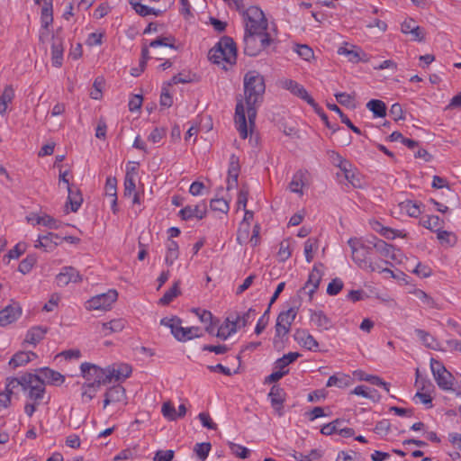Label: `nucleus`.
<instances>
[{
    "label": "nucleus",
    "mask_w": 461,
    "mask_h": 461,
    "mask_svg": "<svg viewBox=\"0 0 461 461\" xmlns=\"http://www.w3.org/2000/svg\"><path fill=\"white\" fill-rule=\"evenodd\" d=\"M243 84L247 113L251 128L255 125L258 106L263 102L266 84L264 77L256 70L245 74Z\"/></svg>",
    "instance_id": "obj_1"
},
{
    "label": "nucleus",
    "mask_w": 461,
    "mask_h": 461,
    "mask_svg": "<svg viewBox=\"0 0 461 461\" xmlns=\"http://www.w3.org/2000/svg\"><path fill=\"white\" fill-rule=\"evenodd\" d=\"M348 244L351 249V256L353 261L362 269L371 272H384L393 275V271L388 267H384L376 260H373L372 245L365 244L360 239L350 238Z\"/></svg>",
    "instance_id": "obj_2"
},
{
    "label": "nucleus",
    "mask_w": 461,
    "mask_h": 461,
    "mask_svg": "<svg viewBox=\"0 0 461 461\" xmlns=\"http://www.w3.org/2000/svg\"><path fill=\"white\" fill-rule=\"evenodd\" d=\"M243 17L245 32H253L254 34L267 33V20L263 11L255 5L239 11Z\"/></svg>",
    "instance_id": "obj_3"
},
{
    "label": "nucleus",
    "mask_w": 461,
    "mask_h": 461,
    "mask_svg": "<svg viewBox=\"0 0 461 461\" xmlns=\"http://www.w3.org/2000/svg\"><path fill=\"white\" fill-rule=\"evenodd\" d=\"M181 324L182 320L177 316H174L172 318L166 317L160 320V325L169 328L172 335L178 341L185 342L203 336L199 327L193 326L184 328Z\"/></svg>",
    "instance_id": "obj_4"
},
{
    "label": "nucleus",
    "mask_w": 461,
    "mask_h": 461,
    "mask_svg": "<svg viewBox=\"0 0 461 461\" xmlns=\"http://www.w3.org/2000/svg\"><path fill=\"white\" fill-rule=\"evenodd\" d=\"M244 53L249 57L258 55L267 48L273 41L269 33L254 34L244 32Z\"/></svg>",
    "instance_id": "obj_5"
},
{
    "label": "nucleus",
    "mask_w": 461,
    "mask_h": 461,
    "mask_svg": "<svg viewBox=\"0 0 461 461\" xmlns=\"http://www.w3.org/2000/svg\"><path fill=\"white\" fill-rule=\"evenodd\" d=\"M369 244L372 245L373 252L377 253L381 259L377 260L378 263L383 265L392 266L391 261H399V252L394 246L386 243L384 240L374 237L372 240H369Z\"/></svg>",
    "instance_id": "obj_6"
},
{
    "label": "nucleus",
    "mask_w": 461,
    "mask_h": 461,
    "mask_svg": "<svg viewBox=\"0 0 461 461\" xmlns=\"http://www.w3.org/2000/svg\"><path fill=\"white\" fill-rule=\"evenodd\" d=\"M23 391L27 392V397L35 403H41L45 393L44 382L35 374L27 373L23 375Z\"/></svg>",
    "instance_id": "obj_7"
},
{
    "label": "nucleus",
    "mask_w": 461,
    "mask_h": 461,
    "mask_svg": "<svg viewBox=\"0 0 461 461\" xmlns=\"http://www.w3.org/2000/svg\"><path fill=\"white\" fill-rule=\"evenodd\" d=\"M430 369L433 377L439 389L443 391H452L455 383L454 375L447 370L444 364L435 358L430 359Z\"/></svg>",
    "instance_id": "obj_8"
},
{
    "label": "nucleus",
    "mask_w": 461,
    "mask_h": 461,
    "mask_svg": "<svg viewBox=\"0 0 461 461\" xmlns=\"http://www.w3.org/2000/svg\"><path fill=\"white\" fill-rule=\"evenodd\" d=\"M118 293L114 289H110L106 293H103L93 296L86 302V308L87 310H108L112 304L117 300Z\"/></svg>",
    "instance_id": "obj_9"
},
{
    "label": "nucleus",
    "mask_w": 461,
    "mask_h": 461,
    "mask_svg": "<svg viewBox=\"0 0 461 461\" xmlns=\"http://www.w3.org/2000/svg\"><path fill=\"white\" fill-rule=\"evenodd\" d=\"M297 312V307H290L288 310L283 311L278 314L275 327L276 337L282 338L289 333Z\"/></svg>",
    "instance_id": "obj_10"
},
{
    "label": "nucleus",
    "mask_w": 461,
    "mask_h": 461,
    "mask_svg": "<svg viewBox=\"0 0 461 461\" xmlns=\"http://www.w3.org/2000/svg\"><path fill=\"white\" fill-rule=\"evenodd\" d=\"M207 214V204L205 202H202L201 203L196 204L195 206L187 205L182 208L178 216L183 221H189L191 219L202 220Z\"/></svg>",
    "instance_id": "obj_11"
},
{
    "label": "nucleus",
    "mask_w": 461,
    "mask_h": 461,
    "mask_svg": "<svg viewBox=\"0 0 461 461\" xmlns=\"http://www.w3.org/2000/svg\"><path fill=\"white\" fill-rule=\"evenodd\" d=\"M282 86L290 91L295 96L304 100L308 104H315V100L308 94L307 90L301 84L292 79H285L282 82Z\"/></svg>",
    "instance_id": "obj_12"
},
{
    "label": "nucleus",
    "mask_w": 461,
    "mask_h": 461,
    "mask_svg": "<svg viewBox=\"0 0 461 461\" xmlns=\"http://www.w3.org/2000/svg\"><path fill=\"white\" fill-rule=\"evenodd\" d=\"M268 398L271 402L272 408L276 411L279 417L284 415V402L285 401V392L279 385H273L268 393Z\"/></svg>",
    "instance_id": "obj_13"
},
{
    "label": "nucleus",
    "mask_w": 461,
    "mask_h": 461,
    "mask_svg": "<svg viewBox=\"0 0 461 461\" xmlns=\"http://www.w3.org/2000/svg\"><path fill=\"white\" fill-rule=\"evenodd\" d=\"M216 45L226 54L227 64L230 67L235 65L237 61V47L233 39L229 36H223Z\"/></svg>",
    "instance_id": "obj_14"
},
{
    "label": "nucleus",
    "mask_w": 461,
    "mask_h": 461,
    "mask_svg": "<svg viewBox=\"0 0 461 461\" xmlns=\"http://www.w3.org/2000/svg\"><path fill=\"white\" fill-rule=\"evenodd\" d=\"M22 315V308L14 303L0 311V326L4 327L15 321Z\"/></svg>",
    "instance_id": "obj_15"
},
{
    "label": "nucleus",
    "mask_w": 461,
    "mask_h": 461,
    "mask_svg": "<svg viewBox=\"0 0 461 461\" xmlns=\"http://www.w3.org/2000/svg\"><path fill=\"white\" fill-rule=\"evenodd\" d=\"M240 321V315L237 314L235 318L227 317L224 322L219 327L216 337L225 340L230 335L237 332L239 323Z\"/></svg>",
    "instance_id": "obj_16"
},
{
    "label": "nucleus",
    "mask_w": 461,
    "mask_h": 461,
    "mask_svg": "<svg viewBox=\"0 0 461 461\" xmlns=\"http://www.w3.org/2000/svg\"><path fill=\"white\" fill-rule=\"evenodd\" d=\"M81 281L79 272L73 267H65L61 272L57 275L56 282L59 286H66L69 283H77Z\"/></svg>",
    "instance_id": "obj_17"
},
{
    "label": "nucleus",
    "mask_w": 461,
    "mask_h": 461,
    "mask_svg": "<svg viewBox=\"0 0 461 461\" xmlns=\"http://www.w3.org/2000/svg\"><path fill=\"white\" fill-rule=\"evenodd\" d=\"M176 39L174 37H158L152 41L149 45L143 44L141 48V59L149 60L151 59L149 56V47L157 48L159 46L169 47L170 49H176L175 46Z\"/></svg>",
    "instance_id": "obj_18"
},
{
    "label": "nucleus",
    "mask_w": 461,
    "mask_h": 461,
    "mask_svg": "<svg viewBox=\"0 0 461 461\" xmlns=\"http://www.w3.org/2000/svg\"><path fill=\"white\" fill-rule=\"evenodd\" d=\"M235 123L240 132L241 139L245 140L248 137V125L246 119L245 107L241 100H240L235 108Z\"/></svg>",
    "instance_id": "obj_19"
},
{
    "label": "nucleus",
    "mask_w": 461,
    "mask_h": 461,
    "mask_svg": "<svg viewBox=\"0 0 461 461\" xmlns=\"http://www.w3.org/2000/svg\"><path fill=\"white\" fill-rule=\"evenodd\" d=\"M294 337L298 343L308 350L319 351V343L306 330H297Z\"/></svg>",
    "instance_id": "obj_20"
},
{
    "label": "nucleus",
    "mask_w": 461,
    "mask_h": 461,
    "mask_svg": "<svg viewBox=\"0 0 461 461\" xmlns=\"http://www.w3.org/2000/svg\"><path fill=\"white\" fill-rule=\"evenodd\" d=\"M126 398L125 389L123 386L117 384L110 387L104 393V407L111 403L120 402Z\"/></svg>",
    "instance_id": "obj_21"
},
{
    "label": "nucleus",
    "mask_w": 461,
    "mask_h": 461,
    "mask_svg": "<svg viewBox=\"0 0 461 461\" xmlns=\"http://www.w3.org/2000/svg\"><path fill=\"white\" fill-rule=\"evenodd\" d=\"M40 378L51 385H60L65 381V376L59 372L49 367H42L38 370Z\"/></svg>",
    "instance_id": "obj_22"
},
{
    "label": "nucleus",
    "mask_w": 461,
    "mask_h": 461,
    "mask_svg": "<svg viewBox=\"0 0 461 461\" xmlns=\"http://www.w3.org/2000/svg\"><path fill=\"white\" fill-rule=\"evenodd\" d=\"M62 238L56 233L49 232L46 235L39 236L35 248H42L46 251L53 249L56 246L60 244Z\"/></svg>",
    "instance_id": "obj_23"
},
{
    "label": "nucleus",
    "mask_w": 461,
    "mask_h": 461,
    "mask_svg": "<svg viewBox=\"0 0 461 461\" xmlns=\"http://www.w3.org/2000/svg\"><path fill=\"white\" fill-rule=\"evenodd\" d=\"M63 52L64 48L62 40L59 37L53 36L51 43V62L54 67L59 68L62 66Z\"/></svg>",
    "instance_id": "obj_24"
},
{
    "label": "nucleus",
    "mask_w": 461,
    "mask_h": 461,
    "mask_svg": "<svg viewBox=\"0 0 461 461\" xmlns=\"http://www.w3.org/2000/svg\"><path fill=\"white\" fill-rule=\"evenodd\" d=\"M68 200L67 204H70V209L73 212H77L83 203V196L78 187L74 185L68 186Z\"/></svg>",
    "instance_id": "obj_25"
},
{
    "label": "nucleus",
    "mask_w": 461,
    "mask_h": 461,
    "mask_svg": "<svg viewBox=\"0 0 461 461\" xmlns=\"http://www.w3.org/2000/svg\"><path fill=\"white\" fill-rule=\"evenodd\" d=\"M310 320L321 330L331 328L330 319L322 311H311Z\"/></svg>",
    "instance_id": "obj_26"
},
{
    "label": "nucleus",
    "mask_w": 461,
    "mask_h": 461,
    "mask_svg": "<svg viewBox=\"0 0 461 461\" xmlns=\"http://www.w3.org/2000/svg\"><path fill=\"white\" fill-rule=\"evenodd\" d=\"M48 328L43 326H34L32 327L26 333V337L24 341L36 346L40 341H41L46 333L48 332Z\"/></svg>",
    "instance_id": "obj_27"
},
{
    "label": "nucleus",
    "mask_w": 461,
    "mask_h": 461,
    "mask_svg": "<svg viewBox=\"0 0 461 461\" xmlns=\"http://www.w3.org/2000/svg\"><path fill=\"white\" fill-rule=\"evenodd\" d=\"M321 272L318 269L316 266L313 267L312 270L309 274L308 280L303 287V289H308L307 294L310 297L316 292L319 287L320 282L321 280Z\"/></svg>",
    "instance_id": "obj_28"
},
{
    "label": "nucleus",
    "mask_w": 461,
    "mask_h": 461,
    "mask_svg": "<svg viewBox=\"0 0 461 461\" xmlns=\"http://www.w3.org/2000/svg\"><path fill=\"white\" fill-rule=\"evenodd\" d=\"M329 158L331 163L340 168L341 171L344 172L345 177L347 180H349V167L351 164L347 159L343 158L338 152L336 151H329Z\"/></svg>",
    "instance_id": "obj_29"
},
{
    "label": "nucleus",
    "mask_w": 461,
    "mask_h": 461,
    "mask_svg": "<svg viewBox=\"0 0 461 461\" xmlns=\"http://www.w3.org/2000/svg\"><path fill=\"white\" fill-rule=\"evenodd\" d=\"M37 357L36 353L32 351H20L17 352L13 356L11 360L9 361V365L12 366L14 368L26 365L31 360Z\"/></svg>",
    "instance_id": "obj_30"
},
{
    "label": "nucleus",
    "mask_w": 461,
    "mask_h": 461,
    "mask_svg": "<svg viewBox=\"0 0 461 461\" xmlns=\"http://www.w3.org/2000/svg\"><path fill=\"white\" fill-rule=\"evenodd\" d=\"M352 384V379L348 375L339 373L329 377L326 384L327 387L336 386L339 388H346Z\"/></svg>",
    "instance_id": "obj_31"
},
{
    "label": "nucleus",
    "mask_w": 461,
    "mask_h": 461,
    "mask_svg": "<svg viewBox=\"0 0 461 461\" xmlns=\"http://www.w3.org/2000/svg\"><path fill=\"white\" fill-rule=\"evenodd\" d=\"M105 194L112 197V210L117 212V180L115 177H107L105 182Z\"/></svg>",
    "instance_id": "obj_32"
},
{
    "label": "nucleus",
    "mask_w": 461,
    "mask_h": 461,
    "mask_svg": "<svg viewBox=\"0 0 461 461\" xmlns=\"http://www.w3.org/2000/svg\"><path fill=\"white\" fill-rule=\"evenodd\" d=\"M221 49H219L217 45H215L212 50H210L208 58L209 59L217 65H222V69L225 71L229 70V68L226 66L227 64V57Z\"/></svg>",
    "instance_id": "obj_33"
},
{
    "label": "nucleus",
    "mask_w": 461,
    "mask_h": 461,
    "mask_svg": "<svg viewBox=\"0 0 461 461\" xmlns=\"http://www.w3.org/2000/svg\"><path fill=\"white\" fill-rule=\"evenodd\" d=\"M14 98V89L11 85L5 87L2 95H0V114L6 113L8 104L12 103Z\"/></svg>",
    "instance_id": "obj_34"
},
{
    "label": "nucleus",
    "mask_w": 461,
    "mask_h": 461,
    "mask_svg": "<svg viewBox=\"0 0 461 461\" xmlns=\"http://www.w3.org/2000/svg\"><path fill=\"white\" fill-rule=\"evenodd\" d=\"M112 380L113 373H111V366H108L107 368L99 367L95 379L91 383L100 388L101 385L109 384Z\"/></svg>",
    "instance_id": "obj_35"
},
{
    "label": "nucleus",
    "mask_w": 461,
    "mask_h": 461,
    "mask_svg": "<svg viewBox=\"0 0 461 461\" xmlns=\"http://www.w3.org/2000/svg\"><path fill=\"white\" fill-rule=\"evenodd\" d=\"M131 372V366L127 364H121L117 367H111V373H113V379H114L115 381L125 380L126 378L130 377Z\"/></svg>",
    "instance_id": "obj_36"
},
{
    "label": "nucleus",
    "mask_w": 461,
    "mask_h": 461,
    "mask_svg": "<svg viewBox=\"0 0 461 461\" xmlns=\"http://www.w3.org/2000/svg\"><path fill=\"white\" fill-rule=\"evenodd\" d=\"M179 256V247L178 244L172 240H168L167 244V254L165 258L166 264L167 266H172L176 259L178 258Z\"/></svg>",
    "instance_id": "obj_37"
},
{
    "label": "nucleus",
    "mask_w": 461,
    "mask_h": 461,
    "mask_svg": "<svg viewBox=\"0 0 461 461\" xmlns=\"http://www.w3.org/2000/svg\"><path fill=\"white\" fill-rule=\"evenodd\" d=\"M437 238L442 245L447 247H454L457 242V237L454 232L442 230L438 229L436 230Z\"/></svg>",
    "instance_id": "obj_38"
},
{
    "label": "nucleus",
    "mask_w": 461,
    "mask_h": 461,
    "mask_svg": "<svg viewBox=\"0 0 461 461\" xmlns=\"http://www.w3.org/2000/svg\"><path fill=\"white\" fill-rule=\"evenodd\" d=\"M415 333L426 348L437 349L438 342L430 333L421 329H416Z\"/></svg>",
    "instance_id": "obj_39"
},
{
    "label": "nucleus",
    "mask_w": 461,
    "mask_h": 461,
    "mask_svg": "<svg viewBox=\"0 0 461 461\" xmlns=\"http://www.w3.org/2000/svg\"><path fill=\"white\" fill-rule=\"evenodd\" d=\"M99 366L88 362H84L80 366V371L83 377L88 382H94L96 377Z\"/></svg>",
    "instance_id": "obj_40"
},
{
    "label": "nucleus",
    "mask_w": 461,
    "mask_h": 461,
    "mask_svg": "<svg viewBox=\"0 0 461 461\" xmlns=\"http://www.w3.org/2000/svg\"><path fill=\"white\" fill-rule=\"evenodd\" d=\"M327 107L335 113H337L343 123H345L352 131L357 134H361V130L355 126L352 122L348 119V117L342 112V110L335 104H327Z\"/></svg>",
    "instance_id": "obj_41"
},
{
    "label": "nucleus",
    "mask_w": 461,
    "mask_h": 461,
    "mask_svg": "<svg viewBox=\"0 0 461 461\" xmlns=\"http://www.w3.org/2000/svg\"><path fill=\"white\" fill-rule=\"evenodd\" d=\"M366 107L375 117H384L386 115V105L381 100L372 99L366 104Z\"/></svg>",
    "instance_id": "obj_42"
},
{
    "label": "nucleus",
    "mask_w": 461,
    "mask_h": 461,
    "mask_svg": "<svg viewBox=\"0 0 461 461\" xmlns=\"http://www.w3.org/2000/svg\"><path fill=\"white\" fill-rule=\"evenodd\" d=\"M125 327V321L123 319L112 320L108 322L103 323V331L104 335H108L112 332L122 331Z\"/></svg>",
    "instance_id": "obj_43"
},
{
    "label": "nucleus",
    "mask_w": 461,
    "mask_h": 461,
    "mask_svg": "<svg viewBox=\"0 0 461 461\" xmlns=\"http://www.w3.org/2000/svg\"><path fill=\"white\" fill-rule=\"evenodd\" d=\"M372 228L376 232L380 233L383 237L388 240H393L396 236H400L398 230L391 229L389 227L383 226L379 221H374L371 223Z\"/></svg>",
    "instance_id": "obj_44"
},
{
    "label": "nucleus",
    "mask_w": 461,
    "mask_h": 461,
    "mask_svg": "<svg viewBox=\"0 0 461 461\" xmlns=\"http://www.w3.org/2000/svg\"><path fill=\"white\" fill-rule=\"evenodd\" d=\"M351 393L363 396L367 399H371L374 402L377 401L379 399V394L376 390L370 389L369 387L366 385H358L355 387V389L351 392Z\"/></svg>",
    "instance_id": "obj_45"
},
{
    "label": "nucleus",
    "mask_w": 461,
    "mask_h": 461,
    "mask_svg": "<svg viewBox=\"0 0 461 461\" xmlns=\"http://www.w3.org/2000/svg\"><path fill=\"white\" fill-rule=\"evenodd\" d=\"M299 357L300 354L297 352H289L276 361L275 367L276 369L287 370V366L294 362Z\"/></svg>",
    "instance_id": "obj_46"
},
{
    "label": "nucleus",
    "mask_w": 461,
    "mask_h": 461,
    "mask_svg": "<svg viewBox=\"0 0 461 461\" xmlns=\"http://www.w3.org/2000/svg\"><path fill=\"white\" fill-rule=\"evenodd\" d=\"M179 285L180 281L175 282L173 286L159 299V303L162 305L169 304L180 294Z\"/></svg>",
    "instance_id": "obj_47"
},
{
    "label": "nucleus",
    "mask_w": 461,
    "mask_h": 461,
    "mask_svg": "<svg viewBox=\"0 0 461 461\" xmlns=\"http://www.w3.org/2000/svg\"><path fill=\"white\" fill-rule=\"evenodd\" d=\"M303 176H304V174L301 170L297 171L294 175L292 181L289 184V189L291 192L303 194L302 188L304 185Z\"/></svg>",
    "instance_id": "obj_48"
},
{
    "label": "nucleus",
    "mask_w": 461,
    "mask_h": 461,
    "mask_svg": "<svg viewBox=\"0 0 461 461\" xmlns=\"http://www.w3.org/2000/svg\"><path fill=\"white\" fill-rule=\"evenodd\" d=\"M41 22L43 29L47 30L48 27L53 23V13L51 4H46L41 8Z\"/></svg>",
    "instance_id": "obj_49"
},
{
    "label": "nucleus",
    "mask_w": 461,
    "mask_h": 461,
    "mask_svg": "<svg viewBox=\"0 0 461 461\" xmlns=\"http://www.w3.org/2000/svg\"><path fill=\"white\" fill-rule=\"evenodd\" d=\"M402 208L405 210L409 216L417 218L420 213V204L411 200L402 203Z\"/></svg>",
    "instance_id": "obj_50"
},
{
    "label": "nucleus",
    "mask_w": 461,
    "mask_h": 461,
    "mask_svg": "<svg viewBox=\"0 0 461 461\" xmlns=\"http://www.w3.org/2000/svg\"><path fill=\"white\" fill-rule=\"evenodd\" d=\"M210 207L212 211L227 213L230 209L229 202L223 198H213L210 202Z\"/></svg>",
    "instance_id": "obj_51"
},
{
    "label": "nucleus",
    "mask_w": 461,
    "mask_h": 461,
    "mask_svg": "<svg viewBox=\"0 0 461 461\" xmlns=\"http://www.w3.org/2000/svg\"><path fill=\"white\" fill-rule=\"evenodd\" d=\"M414 294L427 307L438 309V303L435 300L424 291L418 289L414 292Z\"/></svg>",
    "instance_id": "obj_52"
},
{
    "label": "nucleus",
    "mask_w": 461,
    "mask_h": 461,
    "mask_svg": "<svg viewBox=\"0 0 461 461\" xmlns=\"http://www.w3.org/2000/svg\"><path fill=\"white\" fill-rule=\"evenodd\" d=\"M35 223L55 230L59 227V222L50 215L37 216L35 218Z\"/></svg>",
    "instance_id": "obj_53"
},
{
    "label": "nucleus",
    "mask_w": 461,
    "mask_h": 461,
    "mask_svg": "<svg viewBox=\"0 0 461 461\" xmlns=\"http://www.w3.org/2000/svg\"><path fill=\"white\" fill-rule=\"evenodd\" d=\"M314 112L321 117L322 122L325 123L326 127L330 129L332 132H335L339 130V127L338 125H332L328 118V115L324 113L323 109L315 102V104L311 105Z\"/></svg>",
    "instance_id": "obj_54"
},
{
    "label": "nucleus",
    "mask_w": 461,
    "mask_h": 461,
    "mask_svg": "<svg viewBox=\"0 0 461 461\" xmlns=\"http://www.w3.org/2000/svg\"><path fill=\"white\" fill-rule=\"evenodd\" d=\"M98 387L93 384L91 382L83 384L82 386V398L83 401H91L96 394Z\"/></svg>",
    "instance_id": "obj_55"
},
{
    "label": "nucleus",
    "mask_w": 461,
    "mask_h": 461,
    "mask_svg": "<svg viewBox=\"0 0 461 461\" xmlns=\"http://www.w3.org/2000/svg\"><path fill=\"white\" fill-rule=\"evenodd\" d=\"M338 53L348 56V60L351 62H358L361 60L359 52L356 50L355 46H352L351 49H348V47H340Z\"/></svg>",
    "instance_id": "obj_56"
},
{
    "label": "nucleus",
    "mask_w": 461,
    "mask_h": 461,
    "mask_svg": "<svg viewBox=\"0 0 461 461\" xmlns=\"http://www.w3.org/2000/svg\"><path fill=\"white\" fill-rule=\"evenodd\" d=\"M342 422L341 420L337 419L328 424H325L321 429V433L326 436L332 435L334 433H339V430L340 429L339 425Z\"/></svg>",
    "instance_id": "obj_57"
},
{
    "label": "nucleus",
    "mask_w": 461,
    "mask_h": 461,
    "mask_svg": "<svg viewBox=\"0 0 461 461\" xmlns=\"http://www.w3.org/2000/svg\"><path fill=\"white\" fill-rule=\"evenodd\" d=\"M240 171L239 157L232 154L230 157L228 176H239Z\"/></svg>",
    "instance_id": "obj_58"
},
{
    "label": "nucleus",
    "mask_w": 461,
    "mask_h": 461,
    "mask_svg": "<svg viewBox=\"0 0 461 461\" xmlns=\"http://www.w3.org/2000/svg\"><path fill=\"white\" fill-rule=\"evenodd\" d=\"M211 450V444L209 442L197 443L194 446V451L201 460H205Z\"/></svg>",
    "instance_id": "obj_59"
},
{
    "label": "nucleus",
    "mask_w": 461,
    "mask_h": 461,
    "mask_svg": "<svg viewBox=\"0 0 461 461\" xmlns=\"http://www.w3.org/2000/svg\"><path fill=\"white\" fill-rule=\"evenodd\" d=\"M270 308L271 307L268 306L267 309L263 313V315L258 319V323L255 328V333L257 335L261 334L263 332V330L266 329V327L267 326L268 321H269Z\"/></svg>",
    "instance_id": "obj_60"
},
{
    "label": "nucleus",
    "mask_w": 461,
    "mask_h": 461,
    "mask_svg": "<svg viewBox=\"0 0 461 461\" xmlns=\"http://www.w3.org/2000/svg\"><path fill=\"white\" fill-rule=\"evenodd\" d=\"M229 447L231 453L238 457L244 459L249 456V450L241 445L230 442Z\"/></svg>",
    "instance_id": "obj_61"
},
{
    "label": "nucleus",
    "mask_w": 461,
    "mask_h": 461,
    "mask_svg": "<svg viewBox=\"0 0 461 461\" xmlns=\"http://www.w3.org/2000/svg\"><path fill=\"white\" fill-rule=\"evenodd\" d=\"M35 263H36L35 257L28 256L26 258L23 259L20 262L19 267H18V270L22 274H27V273H29L32 270V268L35 265Z\"/></svg>",
    "instance_id": "obj_62"
},
{
    "label": "nucleus",
    "mask_w": 461,
    "mask_h": 461,
    "mask_svg": "<svg viewBox=\"0 0 461 461\" xmlns=\"http://www.w3.org/2000/svg\"><path fill=\"white\" fill-rule=\"evenodd\" d=\"M295 51L301 58L307 61L313 58L314 55L313 50L308 45L304 44H297Z\"/></svg>",
    "instance_id": "obj_63"
},
{
    "label": "nucleus",
    "mask_w": 461,
    "mask_h": 461,
    "mask_svg": "<svg viewBox=\"0 0 461 461\" xmlns=\"http://www.w3.org/2000/svg\"><path fill=\"white\" fill-rule=\"evenodd\" d=\"M175 456V452L171 449L167 450H158L155 453L153 461H172Z\"/></svg>",
    "instance_id": "obj_64"
}]
</instances>
